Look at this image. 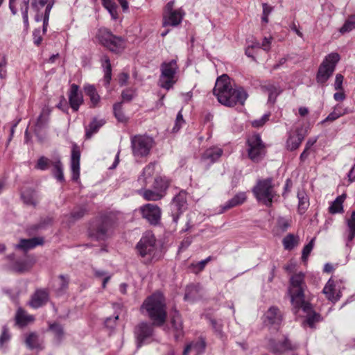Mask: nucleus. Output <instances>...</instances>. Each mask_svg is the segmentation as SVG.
<instances>
[{
	"label": "nucleus",
	"mask_w": 355,
	"mask_h": 355,
	"mask_svg": "<svg viewBox=\"0 0 355 355\" xmlns=\"http://www.w3.org/2000/svg\"><path fill=\"white\" fill-rule=\"evenodd\" d=\"M105 124L103 119H93L87 127H86L85 137L87 139H90L94 134L96 133L99 129Z\"/></svg>",
	"instance_id": "nucleus-36"
},
{
	"label": "nucleus",
	"mask_w": 355,
	"mask_h": 355,
	"mask_svg": "<svg viewBox=\"0 0 355 355\" xmlns=\"http://www.w3.org/2000/svg\"><path fill=\"white\" fill-rule=\"evenodd\" d=\"M105 9L109 12L113 19H116L118 18L116 4L112 5Z\"/></svg>",
	"instance_id": "nucleus-64"
},
{
	"label": "nucleus",
	"mask_w": 355,
	"mask_h": 355,
	"mask_svg": "<svg viewBox=\"0 0 355 355\" xmlns=\"http://www.w3.org/2000/svg\"><path fill=\"white\" fill-rule=\"evenodd\" d=\"M306 284L304 281V274L298 272L291 276L288 293L292 304L295 308H302L304 311L311 310V304L305 301V291Z\"/></svg>",
	"instance_id": "nucleus-3"
},
{
	"label": "nucleus",
	"mask_w": 355,
	"mask_h": 355,
	"mask_svg": "<svg viewBox=\"0 0 355 355\" xmlns=\"http://www.w3.org/2000/svg\"><path fill=\"white\" fill-rule=\"evenodd\" d=\"M153 323L141 322L135 328V336L137 338V347H140L143 344L149 343L152 340L153 335Z\"/></svg>",
	"instance_id": "nucleus-14"
},
{
	"label": "nucleus",
	"mask_w": 355,
	"mask_h": 355,
	"mask_svg": "<svg viewBox=\"0 0 355 355\" xmlns=\"http://www.w3.org/2000/svg\"><path fill=\"white\" fill-rule=\"evenodd\" d=\"M135 96V92L131 89H126L122 92L121 97L123 102L131 101Z\"/></svg>",
	"instance_id": "nucleus-57"
},
{
	"label": "nucleus",
	"mask_w": 355,
	"mask_h": 355,
	"mask_svg": "<svg viewBox=\"0 0 355 355\" xmlns=\"http://www.w3.org/2000/svg\"><path fill=\"white\" fill-rule=\"evenodd\" d=\"M347 228L344 233V239L347 248H351V243L355 238V210L347 220Z\"/></svg>",
	"instance_id": "nucleus-23"
},
{
	"label": "nucleus",
	"mask_w": 355,
	"mask_h": 355,
	"mask_svg": "<svg viewBox=\"0 0 355 355\" xmlns=\"http://www.w3.org/2000/svg\"><path fill=\"white\" fill-rule=\"evenodd\" d=\"M141 311L153 320V324L162 325L166 318V306L164 295L161 293H155L148 297L142 304Z\"/></svg>",
	"instance_id": "nucleus-2"
},
{
	"label": "nucleus",
	"mask_w": 355,
	"mask_h": 355,
	"mask_svg": "<svg viewBox=\"0 0 355 355\" xmlns=\"http://www.w3.org/2000/svg\"><path fill=\"white\" fill-rule=\"evenodd\" d=\"M248 153L250 159L254 162H258L265 155V146L259 135H254L248 139Z\"/></svg>",
	"instance_id": "nucleus-10"
},
{
	"label": "nucleus",
	"mask_w": 355,
	"mask_h": 355,
	"mask_svg": "<svg viewBox=\"0 0 355 355\" xmlns=\"http://www.w3.org/2000/svg\"><path fill=\"white\" fill-rule=\"evenodd\" d=\"M153 139L145 135H136L131 139L132 153L136 157H145L153 147Z\"/></svg>",
	"instance_id": "nucleus-9"
},
{
	"label": "nucleus",
	"mask_w": 355,
	"mask_h": 355,
	"mask_svg": "<svg viewBox=\"0 0 355 355\" xmlns=\"http://www.w3.org/2000/svg\"><path fill=\"white\" fill-rule=\"evenodd\" d=\"M159 182L163 184L159 190L153 191L151 189L139 190V193L146 200L148 201H157L162 199L164 196V191L168 187L167 180L161 177H157L155 179L154 187L157 188V184Z\"/></svg>",
	"instance_id": "nucleus-13"
},
{
	"label": "nucleus",
	"mask_w": 355,
	"mask_h": 355,
	"mask_svg": "<svg viewBox=\"0 0 355 355\" xmlns=\"http://www.w3.org/2000/svg\"><path fill=\"white\" fill-rule=\"evenodd\" d=\"M322 293L325 295L326 297L333 303L336 302L340 297V286L338 283L335 282L331 279H329L324 286Z\"/></svg>",
	"instance_id": "nucleus-20"
},
{
	"label": "nucleus",
	"mask_w": 355,
	"mask_h": 355,
	"mask_svg": "<svg viewBox=\"0 0 355 355\" xmlns=\"http://www.w3.org/2000/svg\"><path fill=\"white\" fill-rule=\"evenodd\" d=\"M198 291V288L195 285H189L186 288V293L184 295V299L186 300H193L195 296L193 295L194 292Z\"/></svg>",
	"instance_id": "nucleus-59"
},
{
	"label": "nucleus",
	"mask_w": 355,
	"mask_h": 355,
	"mask_svg": "<svg viewBox=\"0 0 355 355\" xmlns=\"http://www.w3.org/2000/svg\"><path fill=\"white\" fill-rule=\"evenodd\" d=\"M28 10H29V3L21 2L20 5V10L21 12L23 22L26 28H28L29 26L28 22Z\"/></svg>",
	"instance_id": "nucleus-48"
},
{
	"label": "nucleus",
	"mask_w": 355,
	"mask_h": 355,
	"mask_svg": "<svg viewBox=\"0 0 355 355\" xmlns=\"http://www.w3.org/2000/svg\"><path fill=\"white\" fill-rule=\"evenodd\" d=\"M355 29V15H350L340 28V33L342 34L349 33Z\"/></svg>",
	"instance_id": "nucleus-44"
},
{
	"label": "nucleus",
	"mask_w": 355,
	"mask_h": 355,
	"mask_svg": "<svg viewBox=\"0 0 355 355\" xmlns=\"http://www.w3.org/2000/svg\"><path fill=\"white\" fill-rule=\"evenodd\" d=\"M304 139V135L302 133L301 130H297L295 134L289 135L286 141L287 149L291 151L296 150L299 148Z\"/></svg>",
	"instance_id": "nucleus-28"
},
{
	"label": "nucleus",
	"mask_w": 355,
	"mask_h": 355,
	"mask_svg": "<svg viewBox=\"0 0 355 355\" xmlns=\"http://www.w3.org/2000/svg\"><path fill=\"white\" fill-rule=\"evenodd\" d=\"M252 192L258 202L268 207L272 206L274 199L277 196L271 178L258 180Z\"/></svg>",
	"instance_id": "nucleus-5"
},
{
	"label": "nucleus",
	"mask_w": 355,
	"mask_h": 355,
	"mask_svg": "<svg viewBox=\"0 0 355 355\" xmlns=\"http://www.w3.org/2000/svg\"><path fill=\"white\" fill-rule=\"evenodd\" d=\"M339 60V54L334 52L328 54L324 58L319 66L316 74V81L318 83L322 86L326 85L327 80L333 75Z\"/></svg>",
	"instance_id": "nucleus-6"
},
{
	"label": "nucleus",
	"mask_w": 355,
	"mask_h": 355,
	"mask_svg": "<svg viewBox=\"0 0 355 355\" xmlns=\"http://www.w3.org/2000/svg\"><path fill=\"white\" fill-rule=\"evenodd\" d=\"M136 248L145 263L156 261L162 256L161 248L156 245L155 236L150 232L143 235Z\"/></svg>",
	"instance_id": "nucleus-4"
},
{
	"label": "nucleus",
	"mask_w": 355,
	"mask_h": 355,
	"mask_svg": "<svg viewBox=\"0 0 355 355\" xmlns=\"http://www.w3.org/2000/svg\"><path fill=\"white\" fill-rule=\"evenodd\" d=\"M346 198L345 194L338 196L329 207V213L332 214L342 213L343 211V204Z\"/></svg>",
	"instance_id": "nucleus-41"
},
{
	"label": "nucleus",
	"mask_w": 355,
	"mask_h": 355,
	"mask_svg": "<svg viewBox=\"0 0 355 355\" xmlns=\"http://www.w3.org/2000/svg\"><path fill=\"white\" fill-rule=\"evenodd\" d=\"M184 123V120L183 119L182 112L180 111L177 114L176 120H175V125L173 128V132L178 131L181 128V127L183 125Z\"/></svg>",
	"instance_id": "nucleus-60"
},
{
	"label": "nucleus",
	"mask_w": 355,
	"mask_h": 355,
	"mask_svg": "<svg viewBox=\"0 0 355 355\" xmlns=\"http://www.w3.org/2000/svg\"><path fill=\"white\" fill-rule=\"evenodd\" d=\"M321 316L319 313L315 312L309 313L306 317V322L309 325L310 327L313 328L314 327V324L320 321Z\"/></svg>",
	"instance_id": "nucleus-53"
},
{
	"label": "nucleus",
	"mask_w": 355,
	"mask_h": 355,
	"mask_svg": "<svg viewBox=\"0 0 355 355\" xmlns=\"http://www.w3.org/2000/svg\"><path fill=\"white\" fill-rule=\"evenodd\" d=\"M187 193L185 191H181L173 198L171 204V210L173 221L175 223H178L180 216L187 209Z\"/></svg>",
	"instance_id": "nucleus-11"
},
{
	"label": "nucleus",
	"mask_w": 355,
	"mask_h": 355,
	"mask_svg": "<svg viewBox=\"0 0 355 355\" xmlns=\"http://www.w3.org/2000/svg\"><path fill=\"white\" fill-rule=\"evenodd\" d=\"M223 150L218 147H211L207 149L202 156V159L210 164L216 162L223 155Z\"/></svg>",
	"instance_id": "nucleus-29"
},
{
	"label": "nucleus",
	"mask_w": 355,
	"mask_h": 355,
	"mask_svg": "<svg viewBox=\"0 0 355 355\" xmlns=\"http://www.w3.org/2000/svg\"><path fill=\"white\" fill-rule=\"evenodd\" d=\"M33 318L31 315H26L25 311L21 308L18 309L16 314V322L20 326L26 325Z\"/></svg>",
	"instance_id": "nucleus-42"
},
{
	"label": "nucleus",
	"mask_w": 355,
	"mask_h": 355,
	"mask_svg": "<svg viewBox=\"0 0 355 355\" xmlns=\"http://www.w3.org/2000/svg\"><path fill=\"white\" fill-rule=\"evenodd\" d=\"M111 226V222L108 218H102L91 225L89 236L96 241H104L109 236Z\"/></svg>",
	"instance_id": "nucleus-12"
},
{
	"label": "nucleus",
	"mask_w": 355,
	"mask_h": 355,
	"mask_svg": "<svg viewBox=\"0 0 355 355\" xmlns=\"http://www.w3.org/2000/svg\"><path fill=\"white\" fill-rule=\"evenodd\" d=\"M7 60L6 58L3 55L0 56V78L5 79L7 76Z\"/></svg>",
	"instance_id": "nucleus-55"
},
{
	"label": "nucleus",
	"mask_w": 355,
	"mask_h": 355,
	"mask_svg": "<svg viewBox=\"0 0 355 355\" xmlns=\"http://www.w3.org/2000/svg\"><path fill=\"white\" fill-rule=\"evenodd\" d=\"M47 0H32L31 8L35 12V20L37 22L42 21L44 17V12H41V9L45 6Z\"/></svg>",
	"instance_id": "nucleus-39"
},
{
	"label": "nucleus",
	"mask_w": 355,
	"mask_h": 355,
	"mask_svg": "<svg viewBox=\"0 0 355 355\" xmlns=\"http://www.w3.org/2000/svg\"><path fill=\"white\" fill-rule=\"evenodd\" d=\"M184 15L185 13L182 9L164 12L163 15V26H170L175 27L178 26L181 23Z\"/></svg>",
	"instance_id": "nucleus-19"
},
{
	"label": "nucleus",
	"mask_w": 355,
	"mask_h": 355,
	"mask_svg": "<svg viewBox=\"0 0 355 355\" xmlns=\"http://www.w3.org/2000/svg\"><path fill=\"white\" fill-rule=\"evenodd\" d=\"M52 161L53 160H51L45 156H41L38 158L35 165V168L40 171H46L49 168L50 165H51Z\"/></svg>",
	"instance_id": "nucleus-45"
},
{
	"label": "nucleus",
	"mask_w": 355,
	"mask_h": 355,
	"mask_svg": "<svg viewBox=\"0 0 355 355\" xmlns=\"http://www.w3.org/2000/svg\"><path fill=\"white\" fill-rule=\"evenodd\" d=\"M300 243V237L293 234H288L282 240L284 248L286 250H291Z\"/></svg>",
	"instance_id": "nucleus-40"
},
{
	"label": "nucleus",
	"mask_w": 355,
	"mask_h": 355,
	"mask_svg": "<svg viewBox=\"0 0 355 355\" xmlns=\"http://www.w3.org/2000/svg\"><path fill=\"white\" fill-rule=\"evenodd\" d=\"M213 93L220 103L227 107H233L238 103L243 105L248 96L243 87L233 86L230 77L226 74L216 79Z\"/></svg>",
	"instance_id": "nucleus-1"
},
{
	"label": "nucleus",
	"mask_w": 355,
	"mask_h": 355,
	"mask_svg": "<svg viewBox=\"0 0 355 355\" xmlns=\"http://www.w3.org/2000/svg\"><path fill=\"white\" fill-rule=\"evenodd\" d=\"M69 103L73 112H77L80 106L83 103V96L79 90V87L72 84L70 87L69 94Z\"/></svg>",
	"instance_id": "nucleus-17"
},
{
	"label": "nucleus",
	"mask_w": 355,
	"mask_h": 355,
	"mask_svg": "<svg viewBox=\"0 0 355 355\" xmlns=\"http://www.w3.org/2000/svg\"><path fill=\"white\" fill-rule=\"evenodd\" d=\"M141 211L142 216L146 218L150 224H157L161 217V209L160 208L154 204H146L141 207Z\"/></svg>",
	"instance_id": "nucleus-15"
},
{
	"label": "nucleus",
	"mask_w": 355,
	"mask_h": 355,
	"mask_svg": "<svg viewBox=\"0 0 355 355\" xmlns=\"http://www.w3.org/2000/svg\"><path fill=\"white\" fill-rule=\"evenodd\" d=\"M246 200V194L245 192H240L236 194L232 199L226 202L223 205L220 207L221 209L218 211L219 214H222L227 209H230L234 207L243 204Z\"/></svg>",
	"instance_id": "nucleus-26"
},
{
	"label": "nucleus",
	"mask_w": 355,
	"mask_h": 355,
	"mask_svg": "<svg viewBox=\"0 0 355 355\" xmlns=\"http://www.w3.org/2000/svg\"><path fill=\"white\" fill-rule=\"evenodd\" d=\"M49 300V293L45 290H37L32 295L29 304L34 309H37L44 305Z\"/></svg>",
	"instance_id": "nucleus-24"
},
{
	"label": "nucleus",
	"mask_w": 355,
	"mask_h": 355,
	"mask_svg": "<svg viewBox=\"0 0 355 355\" xmlns=\"http://www.w3.org/2000/svg\"><path fill=\"white\" fill-rule=\"evenodd\" d=\"M11 336L6 326L2 327L1 335L0 336V349L5 348L6 345L10 341Z\"/></svg>",
	"instance_id": "nucleus-49"
},
{
	"label": "nucleus",
	"mask_w": 355,
	"mask_h": 355,
	"mask_svg": "<svg viewBox=\"0 0 355 355\" xmlns=\"http://www.w3.org/2000/svg\"><path fill=\"white\" fill-rule=\"evenodd\" d=\"M33 43L39 46L42 41V31L40 29H35L33 32Z\"/></svg>",
	"instance_id": "nucleus-61"
},
{
	"label": "nucleus",
	"mask_w": 355,
	"mask_h": 355,
	"mask_svg": "<svg viewBox=\"0 0 355 355\" xmlns=\"http://www.w3.org/2000/svg\"><path fill=\"white\" fill-rule=\"evenodd\" d=\"M98 37L101 43L113 53H121L125 47V41L122 37L113 35L105 28L99 29Z\"/></svg>",
	"instance_id": "nucleus-7"
},
{
	"label": "nucleus",
	"mask_w": 355,
	"mask_h": 355,
	"mask_svg": "<svg viewBox=\"0 0 355 355\" xmlns=\"http://www.w3.org/2000/svg\"><path fill=\"white\" fill-rule=\"evenodd\" d=\"M268 347L275 355H282L287 351L297 349L299 345L297 343L292 344L287 338H285L282 342L278 343H276L274 340H270Z\"/></svg>",
	"instance_id": "nucleus-16"
},
{
	"label": "nucleus",
	"mask_w": 355,
	"mask_h": 355,
	"mask_svg": "<svg viewBox=\"0 0 355 355\" xmlns=\"http://www.w3.org/2000/svg\"><path fill=\"white\" fill-rule=\"evenodd\" d=\"M155 172V165L153 164H150L147 165L143 170L142 174L139 178V181H142L143 184H146L148 183V179H150L154 174Z\"/></svg>",
	"instance_id": "nucleus-43"
},
{
	"label": "nucleus",
	"mask_w": 355,
	"mask_h": 355,
	"mask_svg": "<svg viewBox=\"0 0 355 355\" xmlns=\"http://www.w3.org/2000/svg\"><path fill=\"white\" fill-rule=\"evenodd\" d=\"M49 120V117L47 114H44V112H42L38 116L35 126L37 129L43 128L47 123Z\"/></svg>",
	"instance_id": "nucleus-56"
},
{
	"label": "nucleus",
	"mask_w": 355,
	"mask_h": 355,
	"mask_svg": "<svg viewBox=\"0 0 355 355\" xmlns=\"http://www.w3.org/2000/svg\"><path fill=\"white\" fill-rule=\"evenodd\" d=\"M43 242V239L39 237H34L28 239H21L19 243L15 245V248L24 251H28L39 245H42Z\"/></svg>",
	"instance_id": "nucleus-27"
},
{
	"label": "nucleus",
	"mask_w": 355,
	"mask_h": 355,
	"mask_svg": "<svg viewBox=\"0 0 355 355\" xmlns=\"http://www.w3.org/2000/svg\"><path fill=\"white\" fill-rule=\"evenodd\" d=\"M80 153L78 147L74 145L72 147L71 155V171L72 180L76 181L80 176Z\"/></svg>",
	"instance_id": "nucleus-21"
},
{
	"label": "nucleus",
	"mask_w": 355,
	"mask_h": 355,
	"mask_svg": "<svg viewBox=\"0 0 355 355\" xmlns=\"http://www.w3.org/2000/svg\"><path fill=\"white\" fill-rule=\"evenodd\" d=\"M270 114H263L260 119L252 121V125L254 128L262 127L269 120Z\"/></svg>",
	"instance_id": "nucleus-58"
},
{
	"label": "nucleus",
	"mask_w": 355,
	"mask_h": 355,
	"mask_svg": "<svg viewBox=\"0 0 355 355\" xmlns=\"http://www.w3.org/2000/svg\"><path fill=\"white\" fill-rule=\"evenodd\" d=\"M21 198L24 204L33 207H35L40 201L37 192L32 189L24 190L21 193Z\"/></svg>",
	"instance_id": "nucleus-25"
},
{
	"label": "nucleus",
	"mask_w": 355,
	"mask_h": 355,
	"mask_svg": "<svg viewBox=\"0 0 355 355\" xmlns=\"http://www.w3.org/2000/svg\"><path fill=\"white\" fill-rule=\"evenodd\" d=\"M273 38L270 36L268 37H265L263 39L261 44V49L264 50L265 51H269L271 47V43Z\"/></svg>",
	"instance_id": "nucleus-63"
},
{
	"label": "nucleus",
	"mask_w": 355,
	"mask_h": 355,
	"mask_svg": "<svg viewBox=\"0 0 355 355\" xmlns=\"http://www.w3.org/2000/svg\"><path fill=\"white\" fill-rule=\"evenodd\" d=\"M315 239V238H313L310 241V242L303 248L302 252V261L306 262L307 261L308 257L314 247Z\"/></svg>",
	"instance_id": "nucleus-51"
},
{
	"label": "nucleus",
	"mask_w": 355,
	"mask_h": 355,
	"mask_svg": "<svg viewBox=\"0 0 355 355\" xmlns=\"http://www.w3.org/2000/svg\"><path fill=\"white\" fill-rule=\"evenodd\" d=\"M265 87L268 92V102L274 104L277 97L282 92L283 89L277 84H268Z\"/></svg>",
	"instance_id": "nucleus-38"
},
{
	"label": "nucleus",
	"mask_w": 355,
	"mask_h": 355,
	"mask_svg": "<svg viewBox=\"0 0 355 355\" xmlns=\"http://www.w3.org/2000/svg\"><path fill=\"white\" fill-rule=\"evenodd\" d=\"M85 211L86 210L83 207H78L73 210V211H71V213L69 215L70 222L73 223L83 217V216L85 214Z\"/></svg>",
	"instance_id": "nucleus-52"
},
{
	"label": "nucleus",
	"mask_w": 355,
	"mask_h": 355,
	"mask_svg": "<svg viewBox=\"0 0 355 355\" xmlns=\"http://www.w3.org/2000/svg\"><path fill=\"white\" fill-rule=\"evenodd\" d=\"M26 345L31 349L42 350L44 349L43 343L40 340L35 333L29 334L25 340Z\"/></svg>",
	"instance_id": "nucleus-33"
},
{
	"label": "nucleus",
	"mask_w": 355,
	"mask_h": 355,
	"mask_svg": "<svg viewBox=\"0 0 355 355\" xmlns=\"http://www.w3.org/2000/svg\"><path fill=\"white\" fill-rule=\"evenodd\" d=\"M343 76L340 74L337 73L336 76L335 83H334V89L337 91H342L343 90Z\"/></svg>",
	"instance_id": "nucleus-62"
},
{
	"label": "nucleus",
	"mask_w": 355,
	"mask_h": 355,
	"mask_svg": "<svg viewBox=\"0 0 355 355\" xmlns=\"http://www.w3.org/2000/svg\"><path fill=\"white\" fill-rule=\"evenodd\" d=\"M49 329L53 335L54 342L56 344H60L64 337L62 325L57 322L49 323Z\"/></svg>",
	"instance_id": "nucleus-31"
},
{
	"label": "nucleus",
	"mask_w": 355,
	"mask_h": 355,
	"mask_svg": "<svg viewBox=\"0 0 355 355\" xmlns=\"http://www.w3.org/2000/svg\"><path fill=\"white\" fill-rule=\"evenodd\" d=\"M297 198L298 212L300 214H303L309 206V196L304 189H301L297 192Z\"/></svg>",
	"instance_id": "nucleus-37"
},
{
	"label": "nucleus",
	"mask_w": 355,
	"mask_h": 355,
	"mask_svg": "<svg viewBox=\"0 0 355 355\" xmlns=\"http://www.w3.org/2000/svg\"><path fill=\"white\" fill-rule=\"evenodd\" d=\"M69 285V277L64 275H60L59 276V283L58 288H56V292L58 295L62 294L68 288Z\"/></svg>",
	"instance_id": "nucleus-47"
},
{
	"label": "nucleus",
	"mask_w": 355,
	"mask_h": 355,
	"mask_svg": "<svg viewBox=\"0 0 355 355\" xmlns=\"http://www.w3.org/2000/svg\"><path fill=\"white\" fill-rule=\"evenodd\" d=\"M51 166H53L51 173L53 177L60 182H64L63 165L59 156L54 157L51 162Z\"/></svg>",
	"instance_id": "nucleus-30"
},
{
	"label": "nucleus",
	"mask_w": 355,
	"mask_h": 355,
	"mask_svg": "<svg viewBox=\"0 0 355 355\" xmlns=\"http://www.w3.org/2000/svg\"><path fill=\"white\" fill-rule=\"evenodd\" d=\"M205 347V340L202 338H198L186 345L183 351V355H188L189 353H193V355H200L204 352Z\"/></svg>",
	"instance_id": "nucleus-22"
},
{
	"label": "nucleus",
	"mask_w": 355,
	"mask_h": 355,
	"mask_svg": "<svg viewBox=\"0 0 355 355\" xmlns=\"http://www.w3.org/2000/svg\"><path fill=\"white\" fill-rule=\"evenodd\" d=\"M84 91L86 95L89 97L91 106H98L100 103L101 97L98 95L95 87L93 85H85L84 86Z\"/></svg>",
	"instance_id": "nucleus-35"
},
{
	"label": "nucleus",
	"mask_w": 355,
	"mask_h": 355,
	"mask_svg": "<svg viewBox=\"0 0 355 355\" xmlns=\"http://www.w3.org/2000/svg\"><path fill=\"white\" fill-rule=\"evenodd\" d=\"M171 323L174 330V336L176 340L182 335V322L178 311H175L172 315Z\"/></svg>",
	"instance_id": "nucleus-34"
},
{
	"label": "nucleus",
	"mask_w": 355,
	"mask_h": 355,
	"mask_svg": "<svg viewBox=\"0 0 355 355\" xmlns=\"http://www.w3.org/2000/svg\"><path fill=\"white\" fill-rule=\"evenodd\" d=\"M178 69V67L175 59L168 62H164L160 66V87L167 90L170 89L176 82L175 76Z\"/></svg>",
	"instance_id": "nucleus-8"
},
{
	"label": "nucleus",
	"mask_w": 355,
	"mask_h": 355,
	"mask_svg": "<svg viewBox=\"0 0 355 355\" xmlns=\"http://www.w3.org/2000/svg\"><path fill=\"white\" fill-rule=\"evenodd\" d=\"M31 267V263L26 260L17 261L14 266L13 269L18 272H24L29 270Z\"/></svg>",
	"instance_id": "nucleus-46"
},
{
	"label": "nucleus",
	"mask_w": 355,
	"mask_h": 355,
	"mask_svg": "<svg viewBox=\"0 0 355 355\" xmlns=\"http://www.w3.org/2000/svg\"><path fill=\"white\" fill-rule=\"evenodd\" d=\"M282 321V315L276 306L270 307L264 314L263 322L266 325L275 326L277 328Z\"/></svg>",
	"instance_id": "nucleus-18"
},
{
	"label": "nucleus",
	"mask_w": 355,
	"mask_h": 355,
	"mask_svg": "<svg viewBox=\"0 0 355 355\" xmlns=\"http://www.w3.org/2000/svg\"><path fill=\"white\" fill-rule=\"evenodd\" d=\"M211 257H208L205 259H203L196 263H192L191 266L194 268V272L198 273L204 270L206 265L211 260Z\"/></svg>",
	"instance_id": "nucleus-54"
},
{
	"label": "nucleus",
	"mask_w": 355,
	"mask_h": 355,
	"mask_svg": "<svg viewBox=\"0 0 355 355\" xmlns=\"http://www.w3.org/2000/svg\"><path fill=\"white\" fill-rule=\"evenodd\" d=\"M113 111L115 117L120 122H124L126 121V117L122 111V103H115L113 106Z\"/></svg>",
	"instance_id": "nucleus-50"
},
{
	"label": "nucleus",
	"mask_w": 355,
	"mask_h": 355,
	"mask_svg": "<svg viewBox=\"0 0 355 355\" xmlns=\"http://www.w3.org/2000/svg\"><path fill=\"white\" fill-rule=\"evenodd\" d=\"M102 67H103L104 77H103V85L107 87L112 79V67L110 64V58L107 55H103L101 58Z\"/></svg>",
	"instance_id": "nucleus-32"
}]
</instances>
